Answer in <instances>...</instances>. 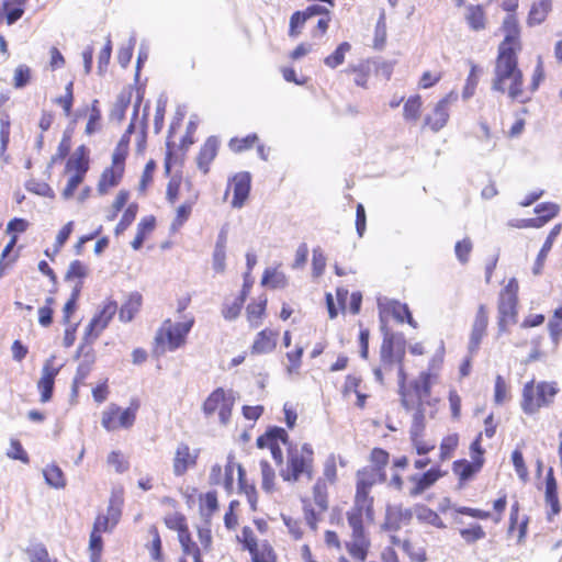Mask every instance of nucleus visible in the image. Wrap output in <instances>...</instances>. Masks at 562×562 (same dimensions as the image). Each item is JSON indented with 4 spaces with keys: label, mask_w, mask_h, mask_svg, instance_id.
Here are the masks:
<instances>
[{
    "label": "nucleus",
    "mask_w": 562,
    "mask_h": 562,
    "mask_svg": "<svg viewBox=\"0 0 562 562\" xmlns=\"http://www.w3.org/2000/svg\"><path fill=\"white\" fill-rule=\"evenodd\" d=\"M252 279H249V273H245L244 284L240 293H238V296L235 297V300L231 304H224L223 306L222 315L226 321H234L239 316L244 303L252 286Z\"/></svg>",
    "instance_id": "f8f14e48"
},
{
    "label": "nucleus",
    "mask_w": 562,
    "mask_h": 562,
    "mask_svg": "<svg viewBox=\"0 0 562 562\" xmlns=\"http://www.w3.org/2000/svg\"><path fill=\"white\" fill-rule=\"evenodd\" d=\"M381 333L383 340L380 348V360L385 368H391L394 364V353L406 339L404 334L391 331L385 324L381 325Z\"/></svg>",
    "instance_id": "423d86ee"
},
{
    "label": "nucleus",
    "mask_w": 562,
    "mask_h": 562,
    "mask_svg": "<svg viewBox=\"0 0 562 562\" xmlns=\"http://www.w3.org/2000/svg\"><path fill=\"white\" fill-rule=\"evenodd\" d=\"M459 437L457 434L445 437L440 443V458L446 460L450 458L451 453L457 449Z\"/></svg>",
    "instance_id": "bf43d9fd"
},
{
    "label": "nucleus",
    "mask_w": 562,
    "mask_h": 562,
    "mask_svg": "<svg viewBox=\"0 0 562 562\" xmlns=\"http://www.w3.org/2000/svg\"><path fill=\"white\" fill-rule=\"evenodd\" d=\"M117 311V303L115 301H109L104 304L101 311H99L92 318L98 321L99 331H102L108 327L111 319Z\"/></svg>",
    "instance_id": "4c0bfd02"
},
{
    "label": "nucleus",
    "mask_w": 562,
    "mask_h": 562,
    "mask_svg": "<svg viewBox=\"0 0 562 562\" xmlns=\"http://www.w3.org/2000/svg\"><path fill=\"white\" fill-rule=\"evenodd\" d=\"M467 21L474 31H481L485 27L484 11L480 5L470 7L467 14Z\"/></svg>",
    "instance_id": "37998d69"
},
{
    "label": "nucleus",
    "mask_w": 562,
    "mask_h": 562,
    "mask_svg": "<svg viewBox=\"0 0 562 562\" xmlns=\"http://www.w3.org/2000/svg\"><path fill=\"white\" fill-rule=\"evenodd\" d=\"M88 276V268L87 266L76 259V260H72L70 263H69V267L67 269V272L65 274V281L66 282H69L74 279H85L86 277Z\"/></svg>",
    "instance_id": "09e8293b"
},
{
    "label": "nucleus",
    "mask_w": 562,
    "mask_h": 562,
    "mask_svg": "<svg viewBox=\"0 0 562 562\" xmlns=\"http://www.w3.org/2000/svg\"><path fill=\"white\" fill-rule=\"evenodd\" d=\"M156 226V218L153 215L145 216L137 224V233L131 246L134 250H138L143 247L146 236L150 234Z\"/></svg>",
    "instance_id": "a878e982"
},
{
    "label": "nucleus",
    "mask_w": 562,
    "mask_h": 562,
    "mask_svg": "<svg viewBox=\"0 0 562 562\" xmlns=\"http://www.w3.org/2000/svg\"><path fill=\"white\" fill-rule=\"evenodd\" d=\"M452 100H457L453 92L438 101L432 114L425 117V125H428L432 132H439L448 122L449 104Z\"/></svg>",
    "instance_id": "1a4fd4ad"
},
{
    "label": "nucleus",
    "mask_w": 562,
    "mask_h": 562,
    "mask_svg": "<svg viewBox=\"0 0 562 562\" xmlns=\"http://www.w3.org/2000/svg\"><path fill=\"white\" fill-rule=\"evenodd\" d=\"M124 172V165H113L103 170L99 183L98 192L105 194L109 187H115L120 183Z\"/></svg>",
    "instance_id": "a211bd4d"
},
{
    "label": "nucleus",
    "mask_w": 562,
    "mask_h": 562,
    "mask_svg": "<svg viewBox=\"0 0 562 562\" xmlns=\"http://www.w3.org/2000/svg\"><path fill=\"white\" fill-rule=\"evenodd\" d=\"M425 404L422 401H416V409L413 414V420L409 429V437L412 441H416L420 439L424 435V430L426 428L425 423Z\"/></svg>",
    "instance_id": "4be33fe9"
},
{
    "label": "nucleus",
    "mask_w": 562,
    "mask_h": 562,
    "mask_svg": "<svg viewBox=\"0 0 562 562\" xmlns=\"http://www.w3.org/2000/svg\"><path fill=\"white\" fill-rule=\"evenodd\" d=\"M261 285H270L272 289L283 288L285 285V276L276 269L267 268L261 278Z\"/></svg>",
    "instance_id": "c03bdc74"
},
{
    "label": "nucleus",
    "mask_w": 562,
    "mask_h": 562,
    "mask_svg": "<svg viewBox=\"0 0 562 562\" xmlns=\"http://www.w3.org/2000/svg\"><path fill=\"white\" fill-rule=\"evenodd\" d=\"M252 562H277V555L268 541L257 546V549L250 552Z\"/></svg>",
    "instance_id": "58836bf2"
},
{
    "label": "nucleus",
    "mask_w": 562,
    "mask_h": 562,
    "mask_svg": "<svg viewBox=\"0 0 562 562\" xmlns=\"http://www.w3.org/2000/svg\"><path fill=\"white\" fill-rule=\"evenodd\" d=\"M441 476L443 472L439 468H430L422 474H413L409 481L414 483V487L409 491V495L416 497L423 494L427 488L431 487Z\"/></svg>",
    "instance_id": "9b49d317"
},
{
    "label": "nucleus",
    "mask_w": 562,
    "mask_h": 562,
    "mask_svg": "<svg viewBox=\"0 0 562 562\" xmlns=\"http://www.w3.org/2000/svg\"><path fill=\"white\" fill-rule=\"evenodd\" d=\"M461 538L469 544L484 539L486 533L479 524L472 525L470 528L460 529Z\"/></svg>",
    "instance_id": "8fccbe9b"
},
{
    "label": "nucleus",
    "mask_w": 562,
    "mask_h": 562,
    "mask_svg": "<svg viewBox=\"0 0 562 562\" xmlns=\"http://www.w3.org/2000/svg\"><path fill=\"white\" fill-rule=\"evenodd\" d=\"M138 212L137 203H131L124 211L121 221L115 226V235H121L134 222Z\"/></svg>",
    "instance_id": "a19ab883"
},
{
    "label": "nucleus",
    "mask_w": 562,
    "mask_h": 562,
    "mask_svg": "<svg viewBox=\"0 0 562 562\" xmlns=\"http://www.w3.org/2000/svg\"><path fill=\"white\" fill-rule=\"evenodd\" d=\"M85 173L81 172H75L67 181V184L65 187V189L63 190L61 192V195L65 200H69L70 198H72L76 189L78 188V186L85 179Z\"/></svg>",
    "instance_id": "774afa93"
},
{
    "label": "nucleus",
    "mask_w": 562,
    "mask_h": 562,
    "mask_svg": "<svg viewBox=\"0 0 562 562\" xmlns=\"http://www.w3.org/2000/svg\"><path fill=\"white\" fill-rule=\"evenodd\" d=\"M121 411V407L116 404H111L109 409L103 412L101 424L102 426L108 430L112 431L117 428V425L115 424V419Z\"/></svg>",
    "instance_id": "4d7b16f0"
},
{
    "label": "nucleus",
    "mask_w": 562,
    "mask_h": 562,
    "mask_svg": "<svg viewBox=\"0 0 562 562\" xmlns=\"http://www.w3.org/2000/svg\"><path fill=\"white\" fill-rule=\"evenodd\" d=\"M387 311L398 323L406 322L413 328L417 327V322L413 318L412 312L406 303L392 300L387 304Z\"/></svg>",
    "instance_id": "b1692460"
},
{
    "label": "nucleus",
    "mask_w": 562,
    "mask_h": 562,
    "mask_svg": "<svg viewBox=\"0 0 562 562\" xmlns=\"http://www.w3.org/2000/svg\"><path fill=\"white\" fill-rule=\"evenodd\" d=\"M551 10V0H540L538 2H535L529 11L528 14V24L529 25H539L541 24L548 13Z\"/></svg>",
    "instance_id": "473e14b6"
},
{
    "label": "nucleus",
    "mask_w": 562,
    "mask_h": 562,
    "mask_svg": "<svg viewBox=\"0 0 562 562\" xmlns=\"http://www.w3.org/2000/svg\"><path fill=\"white\" fill-rule=\"evenodd\" d=\"M276 334L268 329H263L257 334V337L252 344V352L254 353H268L271 352L276 348Z\"/></svg>",
    "instance_id": "c85d7f7f"
},
{
    "label": "nucleus",
    "mask_w": 562,
    "mask_h": 562,
    "mask_svg": "<svg viewBox=\"0 0 562 562\" xmlns=\"http://www.w3.org/2000/svg\"><path fill=\"white\" fill-rule=\"evenodd\" d=\"M194 319L191 318L186 322H177L172 324L169 319L165 322L164 327L160 328L155 337L156 355H162L166 351L165 344L167 341L168 350L175 351L180 348L184 342L188 334L193 327Z\"/></svg>",
    "instance_id": "20e7f679"
},
{
    "label": "nucleus",
    "mask_w": 562,
    "mask_h": 562,
    "mask_svg": "<svg viewBox=\"0 0 562 562\" xmlns=\"http://www.w3.org/2000/svg\"><path fill=\"white\" fill-rule=\"evenodd\" d=\"M369 546V540H357L348 544L347 548L350 555L361 562H364L368 555Z\"/></svg>",
    "instance_id": "3c124183"
},
{
    "label": "nucleus",
    "mask_w": 562,
    "mask_h": 562,
    "mask_svg": "<svg viewBox=\"0 0 562 562\" xmlns=\"http://www.w3.org/2000/svg\"><path fill=\"white\" fill-rule=\"evenodd\" d=\"M135 131V123L131 122L125 131V133L122 135L121 139L119 140L115 150L112 155V164L113 165H124L125 159L128 154V145H130V138L131 135Z\"/></svg>",
    "instance_id": "5701e85b"
},
{
    "label": "nucleus",
    "mask_w": 562,
    "mask_h": 562,
    "mask_svg": "<svg viewBox=\"0 0 562 562\" xmlns=\"http://www.w3.org/2000/svg\"><path fill=\"white\" fill-rule=\"evenodd\" d=\"M43 475L45 482L52 487L61 488L66 485L64 473L56 464L47 465L43 471Z\"/></svg>",
    "instance_id": "f704fd0d"
},
{
    "label": "nucleus",
    "mask_w": 562,
    "mask_h": 562,
    "mask_svg": "<svg viewBox=\"0 0 562 562\" xmlns=\"http://www.w3.org/2000/svg\"><path fill=\"white\" fill-rule=\"evenodd\" d=\"M544 498L547 505L550 506V512L548 513V520L551 521L552 518L560 513V502L558 496V483L554 477L553 469L549 468L547 476H546V493Z\"/></svg>",
    "instance_id": "dca6fc26"
},
{
    "label": "nucleus",
    "mask_w": 562,
    "mask_h": 562,
    "mask_svg": "<svg viewBox=\"0 0 562 562\" xmlns=\"http://www.w3.org/2000/svg\"><path fill=\"white\" fill-rule=\"evenodd\" d=\"M89 153L90 150L86 145H80L68 158L66 171L81 172L82 170V173L86 175L89 170Z\"/></svg>",
    "instance_id": "6ab92c4d"
},
{
    "label": "nucleus",
    "mask_w": 562,
    "mask_h": 562,
    "mask_svg": "<svg viewBox=\"0 0 562 562\" xmlns=\"http://www.w3.org/2000/svg\"><path fill=\"white\" fill-rule=\"evenodd\" d=\"M212 268L216 273H224L226 270V248L214 247L212 254Z\"/></svg>",
    "instance_id": "052dcab7"
},
{
    "label": "nucleus",
    "mask_w": 562,
    "mask_h": 562,
    "mask_svg": "<svg viewBox=\"0 0 562 562\" xmlns=\"http://www.w3.org/2000/svg\"><path fill=\"white\" fill-rule=\"evenodd\" d=\"M25 189L29 192H32V193L41 195V196H45V198H49V199L55 198L54 190L50 188V186L48 183L41 182L35 179L27 180L25 183Z\"/></svg>",
    "instance_id": "49530a36"
},
{
    "label": "nucleus",
    "mask_w": 562,
    "mask_h": 562,
    "mask_svg": "<svg viewBox=\"0 0 562 562\" xmlns=\"http://www.w3.org/2000/svg\"><path fill=\"white\" fill-rule=\"evenodd\" d=\"M140 404L137 398H133L127 408L120 411L119 417V426L122 428H131L136 419V414Z\"/></svg>",
    "instance_id": "c9c22d12"
},
{
    "label": "nucleus",
    "mask_w": 562,
    "mask_h": 562,
    "mask_svg": "<svg viewBox=\"0 0 562 562\" xmlns=\"http://www.w3.org/2000/svg\"><path fill=\"white\" fill-rule=\"evenodd\" d=\"M31 80V68L26 65H19L14 70L13 86L15 89H22Z\"/></svg>",
    "instance_id": "6e6d98bb"
},
{
    "label": "nucleus",
    "mask_w": 562,
    "mask_h": 562,
    "mask_svg": "<svg viewBox=\"0 0 562 562\" xmlns=\"http://www.w3.org/2000/svg\"><path fill=\"white\" fill-rule=\"evenodd\" d=\"M414 512L411 508H403L401 506H387L385 512V519L381 528L384 531H397L401 529V524H408L413 518Z\"/></svg>",
    "instance_id": "9d476101"
},
{
    "label": "nucleus",
    "mask_w": 562,
    "mask_h": 562,
    "mask_svg": "<svg viewBox=\"0 0 562 562\" xmlns=\"http://www.w3.org/2000/svg\"><path fill=\"white\" fill-rule=\"evenodd\" d=\"M558 393L557 382L542 381L535 386V381L531 380L524 385L521 409L527 415H533L541 407L549 406Z\"/></svg>",
    "instance_id": "f03ea898"
},
{
    "label": "nucleus",
    "mask_w": 562,
    "mask_h": 562,
    "mask_svg": "<svg viewBox=\"0 0 562 562\" xmlns=\"http://www.w3.org/2000/svg\"><path fill=\"white\" fill-rule=\"evenodd\" d=\"M260 469L262 475V490L267 493H271L273 490L274 470L267 460L260 461Z\"/></svg>",
    "instance_id": "603ef678"
},
{
    "label": "nucleus",
    "mask_w": 562,
    "mask_h": 562,
    "mask_svg": "<svg viewBox=\"0 0 562 562\" xmlns=\"http://www.w3.org/2000/svg\"><path fill=\"white\" fill-rule=\"evenodd\" d=\"M402 549L413 562L427 561L426 550L423 547L415 548L409 540H404L402 542Z\"/></svg>",
    "instance_id": "5fc2aeb1"
},
{
    "label": "nucleus",
    "mask_w": 562,
    "mask_h": 562,
    "mask_svg": "<svg viewBox=\"0 0 562 562\" xmlns=\"http://www.w3.org/2000/svg\"><path fill=\"white\" fill-rule=\"evenodd\" d=\"M313 448L310 443L302 446V452L289 447L288 449V469L281 471L284 481L296 482L305 473L308 479L312 477Z\"/></svg>",
    "instance_id": "39448f33"
},
{
    "label": "nucleus",
    "mask_w": 562,
    "mask_h": 562,
    "mask_svg": "<svg viewBox=\"0 0 562 562\" xmlns=\"http://www.w3.org/2000/svg\"><path fill=\"white\" fill-rule=\"evenodd\" d=\"M149 535L153 537L151 544L149 547L151 559L156 562H164L161 538L156 526L149 527Z\"/></svg>",
    "instance_id": "de8ad7c7"
},
{
    "label": "nucleus",
    "mask_w": 562,
    "mask_h": 562,
    "mask_svg": "<svg viewBox=\"0 0 562 562\" xmlns=\"http://www.w3.org/2000/svg\"><path fill=\"white\" fill-rule=\"evenodd\" d=\"M132 87L123 90L116 98V101L109 114L110 120L121 122L125 117L126 110L132 100Z\"/></svg>",
    "instance_id": "393cba45"
},
{
    "label": "nucleus",
    "mask_w": 562,
    "mask_h": 562,
    "mask_svg": "<svg viewBox=\"0 0 562 562\" xmlns=\"http://www.w3.org/2000/svg\"><path fill=\"white\" fill-rule=\"evenodd\" d=\"M561 229H562V225L561 224H557L554 225V227L550 231V233L548 234L538 256H537V259L535 261V265H533V268H532V272L533 274H540L541 273V270H542V267H543V262L549 254V251L551 250L552 248V245L555 240V238L560 235L561 233Z\"/></svg>",
    "instance_id": "412c9836"
},
{
    "label": "nucleus",
    "mask_w": 562,
    "mask_h": 562,
    "mask_svg": "<svg viewBox=\"0 0 562 562\" xmlns=\"http://www.w3.org/2000/svg\"><path fill=\"white\" fill-rule=\"evenodd\" d=\"M379 471L374 468L366 467L357 472V485L362 490H371L378 482Z\"/></svg>",
    "instance_id": "e433bc0d"
},
{
    "label": "nucleus",
    "mask_w": 562,
    "mask_h": 562,
    "mask_svg": "<svg viewBox=\"0 0 562 562\" xmlns=\"http://www.w3.org/2000/svg\"><path fill=\"white\" fill-rule=\"evenodd\" d=\"M350 49H351L350 43H348V42L340 43L330 55L325 57L324 64L330 69L337 68L338 66L344 64L345 56L348 52H350Z\"/></svg>",
    "instance_id": "72a5a7b5"
},
{
    "label": "nucleus",
    "mask_w": 562,
    "mask_h": 562,
    "mask_svg": "<svg viewBox=\"0 0 562 562\" xmlns=\"http://www.w3.org/2000/svg\"><path fill=\"white\" fill-rule=\"evenodd\" d=\"M559 205L552 202H543L535 207L536 217L519 220L516 224L519 228H540L559 213Z\"/></svg>",
    "instance_id": "6e6552de"
},
{
    "label": "nucleus",
    "mask_w": 562,
    "mask_h": 562,
    "mask_svg": "<svg viewBox=\"0 0 562 562\" xmlns=\"http://www.w3.org/2000/svg\"><path fill=\"white\" fill-rule=\"evenodd\" d=\"M198 457L199 450H194V452L191 453L190 448L187 443H179L173 458L175 475H183L188 471L189 467L195 465Z\"/></svg>",
    "instance_id": "2eb2a0df"
},
{
    "label": "nucleus",
    "mask_w": 562,
    "mask_h": 562,
    "mask_svg": "<svg viewBox=\"0 0 562 562\" xmlns=\"http://www.w3.org/2000/svg\"><path fill=\"white\" fill-rule=\"evenodd\" d=\"M26 0H4L2 4L3 13L8 25L18 22L24 14Z\"/></svg>",
    "instance_id": "c756f323"
},
{
    "label": "nucleus",
    "mask_w": 562,
    "mask_h": 562,
    "mask_svg": "<svg viewBox=\"0 0 562 562\" xmlns=\"http://www.w3.org/2000/svg\"><path fill=\"white\" fill-rule=\"evenodd\" d=\"M220 142L216 136H210L201 147L196 157L198 168L206 175L210 171V165L217 155Z\"/></svg>",
    "instance_id": "f3484780"
},
{
    "label": "nucleus",
    "mask_w": 562,
    "mask_h": 562,
    "mask_svg": "<svg viewBox=\"0 0 562 562\" xmlns=\"http://www.w3.org/2000/svg\"><path fill=\"white\" fill-rule=\"evenodd\" d=\"M218 509L217 493L210 491L203 496V504L200 506V513L205 519H210Z\"/></svg>",
    "instance_id": "ea45409f"
},
{
    "label": "nucleus",
    "mask_w": 562,
    "mask_h": 562,
    "mask_svg": "<svg viewBox=\"0 0 562 562\" xmlns=\"http://www.w3.org/2000/svg\"><path fill=\"white\" fill-rule=\"evenodd\" d=\"M258 142V135L256 133L248 134L246 137L237 138L234 137L229 140V148L234 153H241L254 147L255 143Z\"/></svg>",
    "instance_id": "a18cd8bd"
},
{
    "label": "nucleus",
    "mask_w": 562,
    "mask_h": 562,
    "mask_svg": "<svg viewBox=\"0 0 562 562\" xmlns=\"http://www.w3.org/2000/svg\"><path fill=\"white\" fill-rule=\"evenodd\" d=\"M234 194L232 206L240 209L249 196L251 188V175L248 171H241L233 177Z\"/></svg>",
    "instance_id": "ddd939ff"
},
{
    "label": "nucleus",
    "mask_w": 562,
    "mask_h": 562,
    "mask_svg": "<svg viewBox=\"0 0 562 562\" xmlns=\"http://www.w3.org/2000/svg\"><path fill=\"white\" fill-rule=\"evenodd\" d=\"M101 120V110L99 108V101L93 100L91 103L90 115L86 125V134L92 135L99 128V122Z\"/></svg>",
    "instance_id": "864d4df0"
},
{
    "label": "nucleus",
    "mask_w": 562,
    "mask_h": 562,
    "mask_svg": "<svg viewBox=\"0 0 562 562\" xmlns=\"http://www.w3.org/2000/svg\"><path fill=\"white\" fill-rule=\"evenodd\" d=\"M326 267V257L319 246L313 249L312 269L315 277L323 274Z\"/></svg>",
    "instance_id": "680f3d73"
},
{
    "label": "nucleus",
    "mask_w": 562,
    "mask_h": 562,
    "mask_svg": "<svg viewBox=\"0 0 562 562\" xmlns=\"http://www.w3.org/2000/svg\"><path fill=\"white\" fill-rule=\"evenodd\" d=\"M518 289V281L512 278L499 293L497 305V329L499 335L507 333L508 326L517 323Z\"/></svg>",
    "instance_id": "7ed1b4c3"
},
{
    "label": "nucleus",
    "mask_w": 562,
    "mask_h": 562,
    "mask_svg": "<svg viewBox=\"0 0 562 562\" xmlns=\"http://www.w3.org/2000/svg\"><path fill=\"white\" fill-rule=\"evenodd\" d=\"M55 359V356H50L48 359L45 360L42 369V376L37 382V389L41 393L42 403H46L52 400L54 393L55 378L57 376L63 367V364H60L59 367H54Z\"/></svg>",
    "instance_id": "0eeeda50"
},
{
    "label": "nucleus",
    "mask_w": 562,
    "mask_h": 562,
    "mask_svg": "<svg viewBox=\"0 0 562 562\" xmlns=\"http://www.w3.org/2000/svg\"><path fill=\"white\" fill-rule=\"evenodd\" d=\"M142 305V295L138 292H133L130 294L127 301L122 304L119 311V318L121 322L128 323L131 322L135 314L138 312Z\"/></svg>",
    "instance_id": "bb28decb"
},
{
    "label": "nucleus",
    "mask_w": 562,
    "mask_h": 562,
    "mask_svg": "<svg viewBox=\"0 0 562 562\" xmlns=\"http://www.w3.org/2000/svg\"><path fill=\"white\" fill-rule=\"evenodd\" d=\"M307 20L303 11H295L290 18L289 36L296 37L301 33V27Z\"/></svg>",
    "instance_id": "338daca9"
},
{
    "label": "nucleus",
    "mask_w": 562,
    "mask_h": 562,
    "mask_svg": "<svg viewBox=\"0 0 562 562\" xmlns=\"http://www.w3.org/2000/svg\"><path fill=\"white\" fill-rule=\"evenodd\" d=\"M414 513L420 522H426L439 529L446 528V525L440 516L435 510L425 505H416Z\"/></svg>",
    "instance_id": "2f4dec72"
},
{
    "label": "nucleus",
    "mask_w": 562,
    "mask_h": 562,
    "mask_svg": "<svg viewBox=\"0 0 562 562\" xmlns=\"http://www.w3.org/2000/svg\"><path fill=\"white\" fill-rule=\"evenodd\" d=\"M472 251V241L470 238H463L462 240L457 241L454 246V252L458 260L461 263H467L469 261L470 252Z\"/></svg>",
    "instance_id": "0e129e2a"
},
{
    "label": "nucleus",
    "mask_w": 562,
    "mask_h": 562,
    "mask_svg": "<svg viewBox=\"0 0 562 562\" xmlns=\"http://www.w3.org/2000/svg\"><path fill=\"white\" fill-rule=\"evenodd\" d=\"M431 372L424 371L419 374L418 379L411 382L409 386L412 389L413 395L416 397V401H422L429 404L426 398L431 393Z\"/></svg>",
    "instance_id": "aec40b11"
},
{
    "label": "nucleus",
    "mask_w": 562,
    "mask_h": 562,
    "mask_svg": "<svg viewBox=\"0 0 562 562\" xmlns=\"http://www.w3.org/2000/svg\"><path fill=\"white\" fill-rule=\"evenodd\" d=\"M238 541L241 542L243 549L247 550L249 553L259 546L252 529L248 526L241 529V537H238Z\"/></svg>",
    "instance_id": "69168bd1"
},
{
    "label": "nucleus",
    "mask_w": 562,
    "mask_h": 562,
    "mask_svg": "<svg viewBox=\"0 0 562 562\" xmlns=\"http://www.w3.org/2000/svg\"><path fill=\"white\" fill-rule=\"evenodd\" d=\"M422 108V98L419 94L412 95L404 104V119L406 121H417Z\"/></svg>",
    "instance_id": "79ce46f5"
},
{
    "label": "nucleus",
    "mask_w": 562,
    "mask_h": 562,
    "mask_svg": "<svg viewBox=\"0 0 562 562\" xmlns=\"http://www.w3.org/2000/svg\"><path fill=\"white\" fill-rule=\"evenodd\" d=\"M228 398V392L223 387L215 389L204 401L202 409L206 416L213 415L216 409Z\"/></svg>",
    "instance_id": "7c9ffc66"
},
{
    "label": "nucleus",
    "mask_w": 562,
    "mask_h": 562,
    "mask_svg": "<svg viewBox=\"0 0 562 562\" xmlns=\"http://www.w3.org/2000/svg\"><path fill=\"white\" fill-rule=\"evenodd\" d=\"M512 462L518 477L525 483L528 480V469L526 467L522 452L518 449L512 453Z\"/></svg>",
    "instance_id": "13d9d810"
},
{
    "label": "nucleus",
    "mask_w": 562,
    "mask_h": 562,
    "mask_svg": "<svg viewBox=\"0 0 562 562\" xmlns=\"http://www.w3.org/2000/svg\"><path fill=\"white\" fill-rule=\"evenodd\" d=\"M484 464V458H473L472 461L467 459H459L452 463V471L459 476L460 487L464 482L470 481L474 475L481 471Z\"/></svg>",
    "instance_id": "4468645a"
},
{
    "label": "nucleus",
    "mask_w": 562,
    "mask_h": 562,
    "mask_svg": "<svg viewBox=\"0 0 562 562\" xmlns=\"http://www.w3.org/2000/svg\"><path fill=\"white\" fill-rule=\"evenodd\" d=\"M505 37L498 45V55L495 61L492 90L505 93V81L510 80L508 97L518 100L522 95L524 76L518 68L517 53L521 49L519 42L520 27L517 18L508 14L503 21Z\"/></svg>",
    "instance_id": "f257e3e1"
},
{
    "label": "nucleus",
    "mask_w": 562,
    "mask_h": 562,
    "mask_svg": "<svg viewBox=\"0 0 562 562\" xmlns=\"http://www.w3.org/2000/svg\"><path fill=\"white\" fill-rule=\"evenodd\" d=\"M7 456L10 459L19 460L23 463L30 462V458L26 451L24 450V448L22 447L21 442L18 439H11L10 450L8 451Z\"/></svg>",
    "instance_id": "e2e57ef3"
},
{
    "label": "nucleus",
    "mask_w": 562,
    "mask_h": 562,
    "mask_svg": "<svg viewBox=\"0 0 562 562\" xmlns=\"http://www.w3.org/2000/svg\"><path fill=\"white\" fill-rule=\"evenodd\" d=\"M238 472V488L239 492L244 493L247 496V501L250 505L251 510L257 509V490L254 484H248L246 480V471L241 464H237Z\"/></svg>",
    "instance_id": "cd10ccee"
}]
</instances>
